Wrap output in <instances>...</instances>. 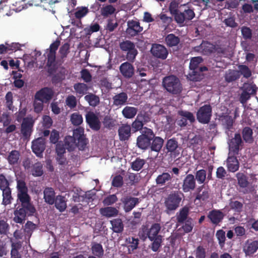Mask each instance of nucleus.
Instances as JSON below:
<instances>
[{
	"label": "nucleus",
	"mask_w": 258,
	"mask_h": 258,
	"mask_svg": "<svg viewBox=\"0 0 258 258\" xmlns=\"http://www.w3.org/2000/svg\"><path fill=\"white\" fill-rule=\"evenodd\" d=\"M17 197L20 203L14 211V221L16 223L23 224L27 216H32L36 213V209L31 202V197L28 194V189L26 182L22 179L17 180Z\"/></svg>",
	"instance_id": "obj_1"
},
{
	"label": "nucleus",
	"mask_w": 258,
	"mask_h": 258,
	"mask_svg": "<svg viewBox=\"0 0 258 258\" xmlns=\"http://www.w3.org/2000/svg\"><path fill=\"white\" fill-rule=\"evenodd\" d=\"M161 229L159 223L153 224L149 229L146 228L143 230V237H148L152 242L151 244L150 248L154 252H157L161 246L162 242V236L159 234Z\"/></svg>",
	"instance_id": "obj_2"
},
{
	"label": "nucleus",
	"mask_w": 258,
	"mask_h": 258,
	"mask_svg": "<svg viewBox=\"0 0 258 258\" xmlns=\"http://www.w3.org/2000/svg\"><path fill=\"white\" fill-rule=\"evenodd\" d=\"M60 45V41L56 40L52 43L48 49L45 51L46 59L47 60L46 67L49 75L55 73L57 69L56 62V51Z\"/></svg>",
	"instance_id": "obj_3"
},
{
	"label": "nucleus",
	"mask_w": 258,
	"mask_h": 258,
	"mask_svg": "<svg viewBox=\"0 0 258 258\" xmlns=\"http://www.w3.org/2000/svg\"><path fill=\"white\" fill-rule=\"evenodd\" d=\"M162 83L164 89L173 95H179L183 90L182 85L179 79L174 75L165 77Z\"/></svg>",
	"instance_id": "obj_4"
},
{
	"label": "nucleus",
	"mask_w": 258,
	"mask_h": 258,
	"mask_svg": "<svg viewBox=\"0 0 258 258\" xmlns=\"http://www.w3.org/2000/svg\"><path fill=\"white\" fill-rule=\"evenodd\" d=\"M184 197L183 194L179 190H174L170 192L165 198L164 205L166 208V212L175 211L180 205Z\"/></svg>",
	"instance_id": "obj_5"
},
{
	"label": "nucleus",
	"mask_w": 258,
	"mask_h": 258,
	"mask_svg": "<svg viewBox=\"0 0 258 258\" xmlns=\"http://www.w3.org/2000/svg\"><path fill=\"white\" fill-rule=\"evenodd\" d=\"M141 134L137 138V146L143 150H147L151 146V142L154 137L153 130L147 127H144Z\"/></svg>",
	"instance_id": "obj_6"
},
{
	"label": "nucleus",
	"mask_w": 258,
	"mask_h": 258,
	"mask_svg": "<svg viewBox=\"0 0 258 258\" xmlns=\"http://www.w3.org/2000/svg\"><path fill=\"white\" fill-rule=\"evenodd\" d=\"M120 50L125 53V58L130 62H134L138 51L135 44L131 40H123L119 44Z\"/></svg>",
	"instance_id": "obj_7"
},
{
	"label": "nucleus",
	"mask_w": 258,
	"mask_h": 258,
	"mask_svg": "<svg viewBox=\"0 0 258 258\" xmlns=\"http://www.w3.org/2000/svg\"><path fill=\"white\" fill-rule=\"evenodd\" d=\"M212 108L210 105L206 104L201 107L197 113L198 120L203 124L208 123L211 118Z\"/></svg>",
	"instance_id": "obj_8"
},
{
	"label": "nucleus",
	"mask_w": 258,
	"mask_h": 258,
	"mask_svg": "<svg viewBox=\"0 0 258 258\" xmlns=\"http://www.w3.org/2000/svg\"><path fill=\"white\" fill-rule=\"evenodd\" d=\"M219 120L221 121L225 133L229 137H232V134L235 131L233 126L234 120L231 116L222 114L219 116Z\"/></svg>",
	"instance_id": "obj_9"
},
{
	"label": "nucleus",
	"mask_w": 258,
	"mask_h": 258,
	"mask_svg": "<svg viewBox=\"0 0 258 258\" xmlns=\"http://www.w3.org/2000/svg\"><path fill=\"white\" fill-rule=\"evenodd\" d=\"M54 95V91L52 88L50 87H44L37 91L35 94L34 98L36 100L44 102L47 103L52 98Z\"/></svg>",
	"instance_id": "obj_10"
},
{
	"label": "nucleus",
	"mask_w": 258,
	"mask_h": 258,
	"mask_svg": "<svg viewBox=\"0 0 258 258\" xmlns=\"http://www.w3.org/2000/svg\"><path fill=\"white\" fill-rule=\"evenodd\" d=\"M34 120L31 116L24 117L21 126V132L24 138L28 139L33 131Z\"/></svg>",
	"instance_id": "obj_11"
},
{
	"label": "nucleus",
	"mask_w": 258,
	"mask_h": 258,
	"mask_svg": "<svg viewBox=\"0 0 258 258\" xmlns=\"http://www.w3.org/2000/svg\"><path fill=\"white\" fill-rule=\"evenodd\" d=\"M228 144L230 151L237 155L240 150V147L242 146L243 144L240 134L239 133L235 134L234 138L228 140Z\"/></svg>",
	"instance_id": "obj_12"
},
{
	"label": "nucleus",
	"mask_w": 258,
	"mask_h": 258,
	"mask_svg": "<svg viewBox=\"0 0 258 258\" xmlns=\"http://www.w3.org/2000/svg\"><path fill=\"white\" fill-rule=\"evenodd\" d=\"M173 16L174 17V20L178 24H182L186 20H192L195 16L194 11L188 9L185 10L183 12L178 11Z\"/></svg>",
	"instance_id": "obj_13"
},
{
	"label": "nucleus",
	"mask_w": 258,
	"mask_h": 258,
	"mask_svg": "<svg viewBox=\"0 0 258 258\" xmlns=\"http://www.w3.org/2000/svg\"><path fill=\"white\" fill-rule=\"evenodd\" d=\"M196 187V181L195 176L192 174H188L183 180L182 190L186 193L193 191Z\"/></svg>",
	"instance_id": "obj_14"
},
{
	"label": "nucleus",
	"mask_w": 258,
	"mask_h": 258,
	"mask_svg": "<svg viewBox=\"0 0 258 258\" xmlns=\"http://www.w3.org/2000/svg\"><path fill=\"white\" fill-rule=\"evenodd\" d=\"M86 120L89 127L93 130L98 131L101 127V123L98 117L92 111L86 115Z\"/></svg>",
	"instance_id": "obj_15"
},
{
	"label": "nucleus",
	"mask_w": 258,
	"mask_h": 258,
	"mask_svg": "<svg viewBox=\"0 0 258 258\" xmlns=\"http://www.w3.org/2000/svg\"><path fill=\"white\" fill-rule=\"evenodd\" d=\"M151 51L154 56L162 59H165L168 55L167 48L160 44H153Z\"/></svg>",
	"instance_id": "obj_16"
},
{
	"label": "nucleus",
	"mask_w": 258,
	"mask_h": 258,
	"mask_svg": "<svg viewBox=\"0 0 258 258\" xmlns=\"http://www.w3.org/2000/svg\"><path fill=\"white\" fill-rule=\"evenodd\" d=\"M128 61L124 62L119 66V71L122 76L125 79H131L135 74V68Z\"/></svg>",
	"instance_id": "obj_17"
},
{
	"label": "nucleus",
	"mask_w": 258,
	"mask_h": 258,
	"mask_svg": "<svg viewBox=\"0 0 258 258\" xmlns=\"http://www.w3.org/2000/svg\"><path fill=\"white\" fill-rule=\"evenodd\" d=\"M127 25L126 33L132 37L138 35L143 30V28L140 26L138 21L129 20L127 23Z\"/></svg>",
	"instance_id": "obj_18"
},
{
	"label": "nucleus",
	"mask_w": 258,
	"mask_h": 258,
	"mask_svg": "<svg viewBox=\"0 0 258 258\" xmlns=\"http://www.w3.org/2000/svg\"><path fill=\"white\" fill-rule=\"evenodd\" d=\"M167 152H169L171 154L174 155L175 157L179 155V150L180 147L178 144L177 139L175 138H172L168 140L165 145Z\"/></svg>",
	"instance_id": "obj_19"
},
{
	"label": "nucleus",
	"mask_w": 258,
	"mask_h": 258,
	"mask_svg": "<svg viewBox=\"0 0 258 258\" xmlns=\"http://www.w3.org/2000/svg\"><path fill=\"white\" fill-rule=\"evenodd\" d=\"M121 201L123 205V208L126 212H130L140 202L139 198L132 197L130 196L123 197L121 199Z\"/></svg>",
	"instance_id": "obj_20"
},
{
	"label": "nucleus",
	"mask_w": 258,
	"mask_h": 258,
	"mask_svg": "<svg viewBox=\"0 0 258 258\" xmlns=\"http://www.w3.org/2000/svg\"><path fill=\"white\" fill-rule=\"evenodd\" d=\"M45 146V139L43 137L38 138L32 143V151L37 156L42 155Z\"/></svg>",
	"instance_id": "obj_21"
},
{
	"label": "nucleus",
	"mask_w": 258,
	"mask_h": 258,
	"mask_svg": "<svg viewBox=\"0 0 258 258\" xmlns=\"http://www.w3.org/2000/svg\"><path fill=\"white\" fill-rule=\"evenodd\" d=\"M224 216L220 210L214 209L209 212L207 217L212 224L218 225L222 221Z\"/></svg>",
	"instance_id": "obj_22"
},
{
	"label": "nucleus",
	"mask_w": 258,
	"mask_h": 258,
	"mask_svg": "<svg viewBox=\"0 0 258 258\" xmlns=\"http://www.w3.org/2000/svg\"><path fill=\"white\" fill-rule=\"evenodd\" d=\"M227 170L230 172H235L239 168V162L235 156H228L226 161Z\"/></svg>",
	"instance_id": "obj_23"
},
{
	"label": "nucleus",
	"mask_w": 258,
	"mask_h": 258,
	"mask_svg": "<svg viewBox=\"0 0 258 258\" xmlns=\"http://www.w3.org/2000/svg\"><path fill=\"white\" fill-rule=\"evenodd\" d=\"M215 47V45L213 44L208 41H203L200 45L195 47V50L201 52L204 54H209L213 51Z\"/></svg>",
	"instance_id": "obj_24"
},
{
	"label": "nucleus",
	"mask_w": 258,
	"mask_h": 258,
	"mask_svg": "<svg viewBox=\"0 0 258 258\" xmlns=\"http://www.w3.org/2000/svg\"><path fill=\"white\" fill-rule=\"evenodd\" d=\"M258 249V241L248 240L243 247V251L246 255H251Z\"/></svg>",
	"instance_id": "obj_25"
},
{
	"label": "nucleus",
	"mask_w": 258,
	"mask_h": 258,
	"mask_svg": "<svg viewBox=\"0 0 258 258\" xmlns=\"http://www.w3.org/2000/svg\"><path fill=\"white\" fill-rule=\"evenodd\" d=\"M128 96L126 93L122 92L115 94L112 97L113 104L115 106H121L127 101Z\"/></svg>",
	"instance_id": "obj_26"
},
{
	"label": "nucleus",
	"mask_w": 258,
	"mask_h": 258,
	"mask_svg": "<svg viewBox=\"0 0 258 258\" xmlns=\"http://www.w3.org/2000/svg\"><path fill=\"white\" fill-rule=\"evenodd\" d=\"M118 135L119 139L121 141L128 140L131 135V127L128 124H122L118 128Z\"/></svg>",
	"instance_id": "obj_27"
},
{
	"label": "nucleus",
	"mask_w": 258,
	"mask_h": 258,
	"mask_svg": "<svg viewBox=\"0 0 258 258\" xmlns=\"http://www.w3.org/2000/svg\"><path fill=\"white\" fill-rule=\"evenodd\" d=\"M204 188V185L199 186L197 188L195 201L199 200L200 201L206 202L209 199L210 190L207 188L203 190Z\"/></svg>",
	"instance_id": "obj_28"
},
{
	"label": "nucleus",
	"mask_w": 258,
	"mask_h": 258,
	"mask_svg": "<svg viewBox=\"0 0 258 258\" xmlns=\"http://www.w3.org/2000/svg\"><path fill=\"white\" fill-rule=\"evenodd\" d=\"M163 144L164 140L160 137L155 136L154 134V137L152 139L149 148L151 151L158 153L161 150Z\"/></svg>",
	"instance_id": "obj_29"
},
{
	"label": "nucleus",
	"mask_w": 258,
	"mask_h": 258,
	"mask_svg": "<svg viewBox=\"0 0 258 258\" xmlns=\"http://www.w3.org/2000/svg\"><path fill=\"white\" fill-rule=\"evenodd\" d=\"M146 122L145 120V115L143 114H138L136 119L132 124V128L135 132L143 130L144 123Z\"/></svg>",
	"instance_id": "obj_30"
},
{
	"label": "nucleus",
	"mask_w": 258,
	"mask_h": 258,
	"mask_svg": "<svg viewBox=\"0 0 258 258\" xmlns=\"http://www.w3.org/2000/svg\"><path fill=\"white\" fill-rule=\"evenodd\" d=\"M125 243L128 249V253L131 254L138 248L139 239L135 237L129 236L125 239Z\"/></svg>",
	"instance_id": "obj_31"
},
{
	"label": "nucleus",
	"mask_w": 258,
	"mask_h": 258,
	"mask_svg": "<svg viewBox=\"0 0 258 258\" xmlns=\"http://www.w3.org/2000/svg\"><path fill=\"white\" fill-rule=\"evenodd\" d=\"M44 199L45 202L49 205H53L55 202V192L52 187H46L44 189Z\"/></svg>",
	"instance_id": "obj_32"
},
{
	"label": "nucleus",
	"mask_w": 258,
	"mask_h": 258,
	"mask_svg": "<svg viewBox=\"0 0 258 258\" xmlns=\"http://www.w3.org/2000/svg\"><path fill=\"white\" fill-rule=\"evenodd\" d=\"M111 225V229L115 233H121L124 228V225L121 219L119 218L114 219L110 221Z\"/></svg>",
	"instance_id": "obj_33"
},
{
	"label": "nucleus",
	"mask_w": 258,
	"mask_h": 258,
	"mask_svg": "<svg viewBox=\"0 0 258 258\" xmlns=\"http://www.w3.org/2000/svg\"><path fill=\"white\" fill-rule=\"evenodd\" d=\"M20 158V153L19 151L14 150L9 153L7 159L9 164L14 165L19 163Z\"/></svg>",
	"instance_id": "obj_34"
},
{
	"label": "nucleus",
	"mask_w": 258,
	"mask_h": 258,
	"mask_svg": "<svg viewBox=\"0 0 258 258\" xmlns=\"http://www.w3.org/2000/svg\"><path fill=\"white\" fill-rule=\"evenodd\" d=\"M54 204L56 208L61 212H63L67 208V201L64 196H56Z\"/></svg>",
	"instance_id": "obj_35"
},
{
	"label": "nucleus",
	"mask_w": 258,
	"mask_h": 258,
	"mask_svg": "<svg viewBox=\"0 0 258 258\" xmlns=\"http://www.w3.org/2000/svg\"><path fill=\"white\" fill-rule=\"evenodd\" d=\"M30 172L35 177L42 176L44 173L42 163L40 162H37L33 164L31 167Z\"/></svg>",
	"instance_id": "obj_36"
},
{
	"label": "nucleus",
	"mask_w": 258,
	"mask_h": 258,
	"mask_svg": "<svg viewBox=\"0 0 258 258\" xmlns=\"http://www.w3.org/2000/svg\"><path fill=\"white\" fill-rule=\"evenodd\" d=\"M172 176L168 172H163L157 176L155 179L157 185H164L166 182L170 181L172 179Z\"/></svg>",
	"instance_id": "obj_37"
},
{
	"label": "nucleus",
	"mask_w": 258,
	"mask_h": 258,
	"mask_svg": "<svg viewBox=\"0 0 258 258\" xmlns=\"http://www.w3.org/2000/svg\"><path fill=\"white\" fill-rule=\"evenodd\" d=\"M165 42L166 45L170 47L177 46L180 42V38L174 34H168L165 38Z\"/></svg>",
	"instance_id": "obj_38"
},
{
	"label": "nucleus",
	"mask_w": 258,
	"mask_h": 258,
	"mask_svg": "<svg viewBox=\"0 0 258 258\" xmlns=\"http://www.w3.org/2000/svg\"><path fill=\"white\" fill-rule=\"evenodd\" d=\"M138 112V109L135 107L125 106L122 110L123 116L127 119L134 118Z\"/></svg>",
	"instance_id": "obj_39"
},
{
	"label": "nucleus",
	"mask_w": 258,
	"mask_h": 258,
	"mask_svg": "<svg viewBox=\"0 0 258 258\" xmlns=\"http://www.w3.org/2000/svg\"><path fill=\"white\" fill-rule=\"evenodd\" d=\"M3 191V204L7 206L12 203L13 198L11 195V189L10 186L1 189Z\"/></svg>",
	"instance_id": "obj_40"
},
{
	"label": "nucleus",
	"mask_w": 258,
	"mask_h": 258,
	"mask_svg": "<svg viewBox=\"0 0 258 258\" xmlns=\"http://www.w3.org/2000/svg\"><path fill=\"white\" fill-rule=\"evenodd\" d=\"M237 183L240 187L245 188L249 184L247 176L243 173L238 172L236 174Z\"/></svg>",
	"instance_id": "obj_41"
},
{
	"label": "nucleus",
	"mask_w": 258,
	"mask_h": 258,
	"mask_svg": "<svg viewBox=\"0 0 258 258\" xmlns=\"http://www.w3.org/2000/svg\"><path fill=\"white\" fill-rule=\"evenodd\" d=\"M252 134V130L250 127L246 126L242 129V138L246 143H251L253 142Z\"/></svg>",
	"instance_id": "obj_42"
},
{
	"label": "nucleus",
	"mask_w": 258,
	"mask_h": 258,
	"mask_svg": "<svg viewBox=\"0 0 258 258\" xmlns=\"http://www.w3.org/2000/svg\"><path fill=\"white\" fill-rule=\"evenodd\" d=\"M189 214V209L187 207H184L179 211V214H177L176 220L178 223H183L187 218Z\"/></svg>",
	"instance_id": "obj_43"
},
{
	"label": "nucleus",
	"mask_w": 258,
	"mask_h": 258,
	"mask_svg": "<svg viewBox=\"0 0 258 258\" xmlns=\"http://www.w3.org/2000/svg\"><path fill=\"white\" fill-rule=\"evenodd\" d=\"M92 253L95 257H101L104 254V250L102 245L100 243L94 242L91 247Z\"/></svg>",
	"instance_id": "obj_44"
},
{
	"label": "nucleus",
	"mask_w": 258,
	"mask_h": 258,
	"mask_svg": "<svg viewBox=\"0 0 258 258\" xmlns=\"http://www.w3.org/2000/svg\"><path fill=\"white\" fill-rule=\"evenodd\" d=\"M84 99L92 107H96L100 103L99 97L93 93H89L86 95Z\"/></svg>",
	"instance_id": "obj_45"
},
{
	"label": "nucleus",
	"mask_w": 258,
	"mask_h": 258,
	"mask_svg": "<svg viewBox=\"0 0 258 258\" xmlns=\"http://www.w3.org/2000/svg\"><path fill=\"white\" fill-rule=\"evenodd\" d=\"M203 74L199 72L198 70H191L187 76V79L191 81L199 82L203 79Z\"/></svg>",
	"instance_id": "obj_46"
},
{
	"label": "nucleus",
	"mask_w": 258,
	"mask_h": 258,
	"mask_svg": "<svg viewBox=\"0 0 258 258\" xmlns=\"http://www.w3.org/2000/svg\"><path fill=\"white\" fill-rule=\"evenodd\" d=\"M74 89L77 94L83 96L87 93L88 90V87L86 84L78 83L74 84Z\"/></svg>",
	"instance_id": "obj_47"
},
{
	"label": "nucleus",
	"mask_w": 258,
	"mask_h": 258,
	"mask_svg": "<svg viewBox=\"0 0 258 258\" xmlns=\"http://www.w3.org/2000/svg\"><path fill=\"white\" fill-rule=\"evenodd\" d=\"M64 146L69 151H72L76 147V140L72 136H67L64 139Z\"/></svg>",
	"instance_id": "obj_48"
},
{
	"label": "nucleus",
	"mask_w": 258,
	"mask_h": 258,
	"mask_svg": "<svg viewBox=\"0 0 258 258\" xmlns=\"http://www.w3.org/2000/svg\"><path fill=\"white\" fill-rule=\"evenodd\" d=\"M146 163V160L138 157L131 163V168L136 171L140 170Z\"/></svg>",
	"instance_id": "obj_49"
},
{
	"label": "nucleus",
	"mask_w": 258,
	"mask_h": 258,
	"mask_svg": "<svg viewBox=\"0 0 258 258\" xmlns=\"http://www.w3.org/2000/svg\"><path fill=\"white\" fill-rule=\"evenodd\" d=\"M100 213L107 217H110L117 215L118 211L116 208L111 207L100 209Z\"/></svg>",
	"instance_id": "obj_50"
},
{
	"label": "nucleus",
	"mask_w": 258,
	"mask_h": 258,
	"mask_svg": "<svg viewBox=\"0 0 258 258\" xmlns=\"http://www.w3.org/2000/svg\"><path fill=\"white\" fill-rule=\"evenodd\" d=\"M21 247L20 242L13 243L11 251V258H21V255L18 250Z\"/></svg>",
	"instance_id": "obj_51"
},
{
	"label": "nucleus",
	"mask_w": 258,
	"mask_h": 258,
	"mask_svg": "<svg viewBox=\"0 0 258 258\" xmlns=\"http://www.w3.org/2000/svg\"><path fill=\"white\" fill-rule=\"evenodd\" d=\"M239 78L238 73L234 70H229L225 76V80L228 83L234 81Z\"/></svg>",
	"instance_id": "obj_52"
},
{
	"label": "nucleus",
	"mask_w": 258,
	"mask_h": 258,
	"mask_svg": "<svg viewBox=\"0 0 258 258\" xmlns=\"http://www.w3.org/2000/svg\"><path fill=\"white\" fill-rule=\"evenodd\" d=\"M207 172L205 169L198 170L195 173V179L199 184H203L206 180Z\"/></svg>",
	"instance_id": "obj_53"
},
{
	"label": "nucleus",
	"mask_w": 258,
	"mask_h": 258,
	"mask_svg": "<svg viewBox=\"0 0 258 258\" xmlns=\"http://www.w3.org/2000/svg\"><path fill=\"white\" fill-rule=\"evenodd\" d=\"M115 11V8L111 5H107L101 9V14L104 17H107L113 14Z\"/></svg>",
	"instance_id": "obj_54"
},
{
	"label": "nucleus",
	"mask_w": 258,
	"mask_h": 258,
	"mask_svg": "<svg viewBox=\"0 0 258 258\" xmlns=\"http://www.w3.org/2000/svg\"><path fill=\"white\" fill-rule=\"evenodd\" d=\"M216 237H217L220 246L222 248L224 246L225 244V232L222 230L220 229L217 231L216 233Z\"/></svg>",
	"instance_id": "obj_55"
},
{
	"label": "nucleus",
	"mask_w": 258,
	"mask_h": 258,
	"mask_svg": "<svg viewBox=\"0 0 258 258\" xmlns=\"http://www.w3.org/2000/svg\"><path fill=\"white\" fill-rule=\"evenodd\" d=\"M115 120L110 116H105L103 120V124L104 127L108 129H111L115 125Z\"/></svg>",
	"instance_id": "obj_56"
},
{
	"label": "nucleus",
	"mask_w": 258,
	"mask_h": 258,
	"mask_svg": "<svg viewBox=\"0 0 258 258\" xmlns=\"http://www.w3.org/2000/svg\"><path fill=\"white\" fill-rule=\"evenodd\" d=\"M201 57H193L190 61L189 69L190 70H198L200 64L202 62Z\"/></svg>",
	"instance_id": "obj_57"
},
{
	"label": "nucleus",
	"mask_w": 258,
	"mask_h": 258,
	"mask_svg": "<svg viewBox=\"0 0 258 258\" xmlns=\"http://www.w3.org/2000/svg\"><path fill=\"white\" fill-rule=\"evenodd\" d=\"M71 120L74 125H79L83 122V117L79 113L75 112L71 115Z\"/></svg>",
	"instance_id": "obj_58"
},
{
	"label": "nucleus",
	"mask_w": 258,
	"mask_h": 258,
	"mask_svg": "<svg viewBox=\"0 0 258 258\" xmlns=\"http://www.w3.org/2000/svg\"><path fill=\"white\" fill-rule=\"evenodd\" d=\"M89 12L87 7H82L78 8V10L74 13V16L77 19H81L85 17Z\"/></svg>",
	"instance_id": "obj_59"
},
{
	"label": "nucleus",
	"mask_w": 258,
	"mask_h": 258,
	"mask_svg": "<svg viewBox=\"0 0 258 258\" xmlns=\"http://www.w3.org/2000/svg\"><path fill=\"white\" fill-rule=\"evenodd\" d=\"M70 45L68 42L63 44L59 48V52L61 58L63 59L67 57L70 51Z\"/></svg>",
	"instance_id": "obj_60"
},
{
	"label": "nucleus",
	"mask_w": 258,
	"mask_h": 258,
	"mask_svg": "<svg viewBox=\"0 0 258 258\" xmlns=\"http://www.w3.org/2000/svg\"><path fill=\"white\" fill-rule=\"evenodd\" d=\"M178 114L181 117L185 118L186 120H188L190 123H192L195 121V116L190 112L185 110H180L178 111Z\"/></svg>",
	"instance_id": "obj_61"
},
{
	"label": "nucleus",
	"mask_w": 258,
	"mask_h": 258,
	"mask_svg": "<svg viewBox=\"0 0 258 258\" xmlns=\"http://www.w3.org/2000/svg\"><path fill=\"white\" fill-rule=\"evenodd\" d=\"M112 185L115 187H120L123 185V177L120 175H115L112 179Z\"/></svg>",
	"instance_id": "obj_62"
},
{
	"label": "nucleus",
	"mask_w": 258,
	"mask_h": 258,
	"mask_svg": "<svg viewBox=\"0 0 258 258\" xmlns=\"http://www.w3.org/2000/svg\"><path fill=\"white\" fill-rule=\"evenodd\" d=\"M140 176L138 174L134 173L128 172L127 174V179L129 180V183L130 185H135L138 183L139 181Z\"/></svg>",
	"instance_id": "obj_63"
},
{
	"label": "nucleus",
	"mask_w": 258,
	"mask_h": 258,
	"mask_svg": "<svg viewBox=\"0 0 258 258\" xmlns=\"http://www.w3.org/2000/svg\"><path fill=\"white\" fill-rule=\"evenodd\" d=\"M196 258H206V251L205 248L202 246H199L195 250Z\"/></svg>",
	"instance_id": "obj_64"
}]
</instances>
